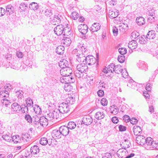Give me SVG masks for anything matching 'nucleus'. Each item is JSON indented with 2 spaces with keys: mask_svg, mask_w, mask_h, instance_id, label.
Returning a JSON list of instances; mask_svg holds the SVG:
<instances>
[{
  "mask_svg": "<svg viewBox=\"0 0 158 158\" xmlns=\"http://www.w3.org/2000/svg\"><path fill=\"white\" fill-rule=\"evenodd\" d=\"M88 67L87 65L84 63L78 64L76 69L74 71V73L76 77L79 78L82 77L84 73L86 72Z\"/></svg>",
  "mask_w": 158,
  "mask_h": 158,
  "instance_id": "nucleus-1",
  "label": "nucleus"
},
{
  "mask_svg": "<svg viewBox=\"0 0 158 158\" xmlns=\"http://www.w3.org/2000/svg\"><path fill=\"white\" fill-rule=\"evenodd\" d=\"M60 111L58 109H55L53 111L50 112L47 114L46 116L49 120L53 119H57L59 117Z\"/></svg>",
  "mask_w": 158,
  "mask_h": 158,
  "instance_id": "nucleus-2",
  "label": "nucleus"
},
{
  "mask_svg": "<svg viewBox=\"0 0 158 158\" xmlns=\"http://www.w3.org/2000/svg\"><path fill=\"white\" fill-rule=\"evenodd\" d=\"M60 81L63 83H73L75 81L74 79L73 78L72 76H63L62 77L60 78Z\"/></svg>",
  "mask_w": 158,
  "mask_h": 158,
  "instance_id": "nucleus-3",
  "label": "nucleus"
},
{
  "mask_svg": "<svg viewBox=\"0 0 158 158\" xmlns=\"http://www.w3.org/2000/svg\"><path fill=\"white\" fill-rule=\"evenodd\" d=\"M58 110L60 113L62 114L67 113L69 110L68 105L65 103H62L60 104Z\"/></svg>",
  "mask_w": 158,
  "mask_h": 158,
  "instance_id": "nucleus-4",
  "label": "nucleus"
},
{
  "mask_svg": "<svg viewBox=\"0 0 158 158\" xmlns=\"http://www.w3.org/2000/svg\"><path fill=\"white\" fill-rule=\"evenodd\" d=\"M64 27L61 25H58L54 28V31L56 35H60L64 33Z\"/></svg>",
  "mask_w": 158,
  "mask_h": 158,
  "instance_id": "nucleus-5",
  "label": "nucleus"
},
{
  "mask_svg": "<svg viewBox=\"0 0 158 158\" xmlns=\"http://www.w3.org/2000/svg\"><path fill=\"white\" fill-rule=\"evenodd\" d=\"M72 72V69L69 67L61 69L60 70V73L63 76H70Z\"/></svg>",
  "mask_w": 158,
  "mask_h": 158,
  "instance_id": "nucleus-6",
  "label": "nucleus"
},
{
  "mask_svg": "<svg viewBox=\"0 0 158 158\" xmlns=\"http://www.w3.org/2000/svg\"><path fill=\"white\" fill-rule=\"evenodd\" d=\"M38 120L39 121L38 122H38V123H40L41 125L43 127H46L48 125V121L49 120L48 118H46L44 117H41L40 118H38ZM36 122V121H35Z\"/></svg>",
  "mask_w": 158,
  "mask_h": 158,
  "instance_id": "nucleus-7",
  "label": "nucleus"
},
{
  "mask_svg": "<svg viewBox=\"0 0 158 158\" xmlns=\"http://www.w3.org/2000/svg\"><path fill=\"white\" fill-rule=\"evenodd\" d=\"M146 139L143 136L138 135L136 137V143L140 145H143L145 143Z\"/></svg>",
  "mask_w": 158,
  "mask_h": 158,
  "instance_id": "nucleus-8",
  "label": "nucleus"
},
{
  "mask_svg": "<svg viewBox=\"0 0 158 158\" xmlns=\"http://www.w3.org/2000/svg\"><path fill=\"white\" fill-rule=\"evenodd\" d=\"M95 59L91 56H87L85 58V62L89 65H92L96 62Z\"/></svg>",
  "mask_w": 158,
  "mask_h": 158,
  "instance_id": "nucleus-9",
  "label": "nucleus"
},
{
  "mask_svg": "<svg viewBox=\"0 0 158 158\" xmlns=\"http://www.w3.org/2000/svg\"><path fill=\"white\" fill-rule=\"evenodd\" d=\"M87 55V54H81V53H78L76 55V58L78 62H82L84 63V60H85V58Z\"/></svg>",
  "mask_w": 158,
  "mask_h": 158,
  "instance_id": "nucleus-10",
  "label": "nucleus"
},
{
  "mask_svg": "<svg viewBox=\"0 0 158 158\" xmlns=\"http://www.w3.org/2000/svg\"><path fill=\"white\" fill-rule=\"evenodd\" d=\"M83 124L86 125H90L92 122V119L89 116H85L82 120Z\"/></svg>",
  "mask_w": 158,
  "mask_h": 158,
  "instance_id": "nucleus-11",
  "label": "nucleus"
},
{
  "mask_svg": "<svg viewBox=\"0 0 158 158\" xmlns=\"http://www.w3.org/2000/svg\"><path fill=\"white\" fill-rule=\"evenodd\" d=\"M153 141L152 139L150 137H148L146 139V142L144 146L147 149H151Z\"/></svg>",
  "mask_w": 158,
  "mask_h": 158,
  "instance_id": "nucleus-12",
  "label": "nucleus"
},
{
  "mask_svg": "<svg viewBox=\"0 0 158 158\" xmlns=\"http://www.w3.org/2000/svg\"><path fill=\"white\" fill-rule=\"evenodd\" d=\"M59 130L62 135L64 136L67 135L69 133V130L67 127L63 126L59 128Z\"/></svg>",
  "mask_w": 158,
  "mask_h": 158,
  "instance_id": "nucleus-13",
  "label": "nucleus"
},
{
  "mask_svg": "<svg viewBox=\"0 0 158 158\" xmlns=\"http://www.w3.org/2000/svg\"><path fill=\"white\" fill-rule=\"evenodd\" d=\"M101 25L98 23H94L90 27V31L92 32H97L100 28Z\"/></svg>",
  "mask_w": 158,
  "mask_h": 158,
  "instance_id": "nucleus-14",
  "label": "nucleus"
},
{
  "mask_svg": "<svg viewBox=\"0 0 158 158\" xmlns=\"http://www.w3.org/2000/svg\"><path fill=\"white\" fill-rule=\"evenodd\" d=\"M11 109L12 111L18 112L22 108L17 103H14L11 106Z\"/></svg>",
  "mask_w": 158,
  "mask_h": 158,
  "instance_id": "nucleus-15",
  "label": "nucleus"
},
{
  "mask_svg": "<svg viewBox=\"0 0 158 158\" xmlns=\"http://www.w3.org/2000/svg\"><path fill=\"white\" fill-rule=\"evenodd\" d=\"M126 152L127 151L125 149H120L117 152V156L120 158H122L127 155Z\"/></svg>",
  "mask_w": 158,
  "mask_h": 158,
  "instance_id": "nucleus-16",
  "label": "nucleus"
},
{
  "mask_svg": "<svg viewBox=\"0 0 158 158\" xmlns=\"http://www.w3.org/2000/svg\"><path fill=\"white\" fill-rule=\"evenodd\" d=\"M52 135L54 138L60 139L61 138L62 135L60 130H55L52 131Z\"/></svg>",
  "mask_w": 158,
  "mask_h": 158,
  "instance_id": "nucleus-17",
  "label": "nucleus"
},
{
  "mask_svg": "<svg viewBox=\"0 0 158 158\" xmlns=\"http://www.w3.org/2000/svg\"><path fill=\"white\" fill-rule=\"evenodd\" d=\"M119 110L118 107L112 105L110 108V112L114 115L117 114Z\"/></svg>",
  "mask_w": 158,
  "mask_h": 158,
  "instance_id": "nucleus-18",
  "label": "nucleus"
},
{
  "mask_svg": "<svg viewBox=\"0 0 158 158\" xmlns=\"http://www.w3.org/2000/svg\"><path fill=\"white\" fill-rule=\"evenodd\" d=\"M14 7L10 5L7 6L6 8V13L7 15H10L14 13Z\"/></svg>",
  "mask_w": 158,
  "mask_h": 158,
  "instance_id": "nucleus-19",
  "label": "nucleus"
},
{
  "mask_svg": "<svg viewBox=\"0 0 158 158\" xmlns=\"http://www.w3.org/2000/svg\"><path fill=\"white\" fill-rule=\"evenodd\" d=\"M137 47V43L135 40L130 42L128 44V48L131 50L135 49Z\"/></svg>",
  "mask_w": 158,
  "mask_h": 158,
  "instance_id": "nucleus-20",
  "label": "nucleus"
},
{
  "mask_svg": "<svg viewBox=\"0 0 158 158\" xmlns=\"http://www.w3.org/2000/svg\"><path fill=\"white\" fill-rule=\"evenodd\" d=\"M118 11L116 10H110L109 11L108 15L110 18L114 19L118 15Z\"/></svg>",
  "mask_w": 158,
  "mask_h": 158,
  "instance_id": "nucleus-21",
  "label": "nucleus"
},
{
  "mask_svg": "<svg viewBox=\"0 0 158 158\" xmlns=\"http://www.w3.org/2000/svg\"><path fill=\"white\" fill-rule=\"evenodd\" d=\"M30 151L32 154L35 155L39 152L40 149L38 146L34 145L31 148Z\"/></svg>",
  "mask_w": 158,
  "mask_h": 158,
  "instance_id": "nucleus-22",
  "label": "nucleus"
},
{
  "mask_svg": "<svg viewBox=\"0 0 158 158\" xmlns=\"http://www.w3.org/2000/svg\"><path fill=\"white\" fill-rule=\"evenodd\" d=\"M156 36V34L154 31L151 30L149 31L147 34L146 38L149 40L154 39Z\"/></svg>",
  "mask_w": 158,
  "mask_h": 158,
  "instance_id": "nucleus-23",
  "label": "nucleus"
},
{
  "mask_svg": "<svg viewBox=\"0 0 158 158\" xmlns=\"http://www.w3.org/2000/svg\"><path fill=\"white\" fill-rule=\"evenodd\" d=\"M59 65L61 69L68 67V61L66 60H61L59 63Z\"/></svg>",
  "mask_w": 158,
  "mask_h": 158,
  "instance_id": "nucleus-24",
  "label": "nucleus"
},
{
  "mask_svg": "<svg viewBox=\"0 0 158 158\" xmlns=\"http://www.w3.org/2000/svg\"><path fill=\"white\" fill-rule=\"evenodd\" d=\"M134 133L136 135H139V134L141 132L142 130L140 127L137 126H135L133 129Z\"/></svg>",
  "mask_w": 158,
  "mask_h": 158,
  "instance_id": "nucleus-25",
  "label": "nucleus"
},
{
  "mask_svg": "<svg viewBox=\"0 0 158 158\" xmlns=\"http://www.w3.org/2000/svg\"><path fill=\"white\" fill-rule=\"evenodd\" d=\"M62 42L65 45L69 46L71 43V40L69 37H64V39L62 40Z\"/></svg>",
  "mask_w": 158,
  "mask_h": 158,
  "instance_id": "nucleus-26",
  "label": "nucleus"
},
{
  "mask_svg": "<svg viewBox=\"0 0 158 158\" xmlns=\"http://www.w3.org/2000/svg\"><path fill=\"white\" fill-rule=\"evenodd\" d=\"M21 138L24 142H28L29 141L31 137L29 134L25 133L22 134Z\"/></svg>",
  "mask_w": 158,
  "mask_h": 158,
  "instance_id": "nucleus-27",
  "label": "nucleus"
},
{
  "mask_svg": "<svg viewBox=\"0 0 158 158\" xmlns=\"http://www.w3.org/2000/svg\"><path fill=\"white\" fill-rule=\"evenodd\" d=\"M136 22L139 25H142L145 23V19L142 17H137L136 19Z\"/></svg>",
  "mask_w": 158,
  "mask_h": 158,
  "instance_id": "nucleus-28",
  "label": "nucleus"
},
{
  "mask_svg": "<svg viewBox=\"0 0 158 158\" xmlns=\"http://www.w3.org/2000/svg\"><path fill=\"white\" fill-rule=\"evenodd\" d=\"M0 135L2 137V138H3L4 140L7 142H10L12 139L11 135L10 134H6L3 135H1L0 134Z\"/></svg>",
  "mask_w": 158,
  "mask_h": 158,
  "instance_id": "nucleus-29",
  "label": "nucleus"
},
{
  "mask_svg": "<svg viewBox=\"0 0 158 158\" xmlns=\"http://www.w3.org/2000/svg\"><path fill=\"white\" fill-rule=\"evenodd\" d=\"M40 143L43 145H46L47 143H48L49 145H50L52 141L50 142V139H47V138H42L40 140Z\"/></svg>",
  "mask_w": 158,
  "mask_h": 158,
  "instance_id": "nucleus-30",
  "label": "nucleus"
},
{
  "mask_svg": "<svg viewBox=\"0 0 158 158\" xmlns=\"http://www.w3.org/2000/svg\"><path fill=\"white\" fill-rule=\"evenodd\" d=\"M64 46H59L56 48V52L59 54H62L64 53Z\"/></svg>",
  "mask_w": 158,
  "mask_h": 158,
  "instance_id": "nucleus-31",
  "label": "nucleus"
},
{
  "mask_svg": "<svg viewBox=\"0 0 158 158\" xmlns=\"http://www.w3.org/2000/svg\"><path fill=\"white\" fill-rule=\"evenodd\" d=\"M104 117V113L102 112H98L95 115V117L98 119H101L103 118Z\"/></svg>",
  "mask_w": 158,
  "mask_h": 158,
  "instance_id": "nucleus-32",
  "label": "nucleus"
},
{
  "mask_svg": "<svg viewBox=\"0 0 158 158\" xmlns=\"http://www.w3.org/2000/svg\"><path fill=\"white\" fill-rule=\"evenodd\" d=\"M12 141L15 143H20L21 141L20 137L19 135H14L12 137Z\"/></svg>",
  "mask_w": 158,
  "mask_h": 158,
  "instance_id": "nucleus-33",
  "label": "nucleus"
},
{
  "mask_svg": "<svg viewBox=\"0 0 158 158\" xmlns=\"http://www.w3.org/2000/svg\"><path fill=\"white\" fill-rule=\"evenodd\" d=\"M29 7L30 9L35 10L38 8L39 6L37 3L33 2L30 4Z\"/></svg>",
  "mask_w": 158,
  "mask_h": 158,
  "instance_id": "nucleus-34",
  "label": "nucleus"
},
{
  "mask_svg": "<svg viewBox=\"0 0 158 158\" xmlns=\"http://www.w3.org/2000/svg\"><path fill=\"white\" fill-rule=\"evenodd\" d=\"M64 89L65 91L69 92L73 89V87L71 85L70 83H67L65 84L64 86Z\"/></svg>",
  "mask_w": 158,
  "mask_h": 158,
  "instance_id": "nucleus-35",
  "label": "nucleus"
},
{
  "mask_svg": "<svg viewBox=\"0 0 158 158\" xmlns=\"http://www.w3.org/2000/svg\"><path fill=\"white\" fill-rule=\"evenodd\" d=\"M9 94L8 92L6 90H3L0 92V97L1 98H8Z\"/></svg>",
  "mask_w": 158,
  "mask_h": 158,
  "instance_id": "nucleus-36",
  "label": "nucleus"
},
{
  "mask_svg": "<svg viewBox=\"0 0 158 158\" xmlns=\"http://www.w3.org/2000/svg\"><path fill=\"white\" fill-rule=\"evenodd\" d=\"M64 33L63 34V35H64V36L70 37V36L71 34V31L70 29L69 28H64Z\"/></svg>",
  "mask_w": 158,
  "mask_h": 158,
  "instance_id": "nucleus-37",
  "label": "nucleus"
},
{
  "mask_svg": "<svg viewBox=\"0 0 158 158\" xmlns=\"http://www.w3.org/2000/svg\"><path fill=\"white\" fill-rule=\"evenodd\" d=\"M52 24L54 25L58 24L60 23V19L58 16H55L53 20Z\"/></svg>",
  "mask_w": 158,
  "mask_h": 158,
  "instance_id": "nucleus-38",
  "label": "nucleus"
},
{
  "mask_svg": "<svg viewBox=\"0 0 158 158\" xmlns=\"http://www.w3.org/2000/svg\"><path fill=\"white\" fill-rule=\"evenodd\" d=\"M79 51L80 53L81 54L85 53L87 54V49L85 48V47L82 45L78 47Z\"/></svg>",
  "mask_w": 158,
  "mask_h": 158,
  "instance_id": "nucleus-39",
  "label": "nucleus"
},
{
  "mask_svg": "<svg viewBox=\"0 0 158 158\" xmlns=\"http://www.w3.org/2000/svg\"><path fill=\"white\" fill-rule=\"evenodd\" d=\"M71 18L74 20H76L79 17V14L76 11H73L71 14Z\"/></svg>",
  "mask_w": 158,
  "mask_h": 158,
  "instance_id": "nucleus-40",
  "label": "nucleus"
},
{
  "mask_svg": "<svg viewBox=\"0 0 158 158\" xmlns=\"http://www.w3.org/2000/svg\"><path fill=\"white\" fill-rule=\"evenodd\" d=\"M76 127V124L73 122H70L68 124V127H67L68 129H74Z\"/></svg>",
  "mask_w": 158,
  "mask_h": 158,
  "instance_id": "nucleus-41",
  "label": "nucleus"
},
{
  "mask_svg": "<svg viewBox=\"0 0 158 158\" xmlns=\"http://www.w3.org/2000/svg\"><path fill=\"white\" fill-rule=\"evenodd\" d=\"M28 107H32L33 105V101L30 98L27 99L25 101Z\"/></svg>",
  "mask_w": 158,
  "mask_h": 158,
  "instance_id": "nucleus-42",
  "label": "nucleus"
},
{
  "mask_svg": "<svg viewBox=\"0 0 158 158\" xmlns=\"http://www.w3.org/2000/svg\"><path fill=\"white\" fill-rule=\"evenodd\" d=\"M21 66V64L20 63H13V64L11 65V68L12 69L18 70Z\"/></svg>",
  "mask_w": 158,
  "mask_h": 158,
  "instance_id": "nucleus-43",
  "label": "nucleus"
},
{
  "mask_svg": "<svg viewBox=\"0 0 158 158\" xmlns=\"http://www.w3.org/2000/svg\"><path fill=\"white\" fill-rule=\"evenodd\" d=\"M114 70V72L116 73L119 74L120 73H121L122 70H123V69H122L121 66L117 65V66L115 67Z\"/></svg>",
  "mask_w": 158,
  "mask_h": 158,
  "instance_id": "nucleus-44",
  "label": "nucleus"
},
{
  "mask_svg": "<svg viewBox=\"0 0 158 158\" xmlns=\"http://www.w3.org/2000/svg\"><path fill=\"white\" fill-rule=\"evenodd\" d=\"M109 69V72L113 73L114 71V69L115 68V66L114 64H111L110 65L108 66Z\"/></svg>",
  "mask_w": 158,
  "mask_h": 158,
  "instance_id": "nucleus-45",
  "label": "nucleus"
},
{
  "mask_svg": "<svg viewBox=\"0 0 158 158\" xmlns=\"http://www.w3.org/2000/svg\"><path fill=\"white\" fill-rule=\"evenodd\" d=\"M16 95L17 97L19 99H22L23 97V91L19 90L16 92Z\"/></svg>",
  "mask_w": 158,
  "mask_h": 158,
  "instance_id": "nucleus-46",
  "label": "nucleus"
},
{
  "mask_svg": "<svg viewBox=\"0 0 158 158\" xmlns=\"http://www.w3.org/2000/svg\"><path fill=\"white\" fill-rule=\"evenodd\" d=\"M25 118L28 123H31L32 122V118L30 115L26 114L25 116Z\"/></svg>",
  "mask_w": 158,
  "mask_h": 158,
  "instance_id": "nucleus-47",
  "label": "nucleus"
},
{
  "mask_svg": "<svg viewBox=\"0 0 158 158\" xmlns=\"http://www.w3.org/2000/svg\"><path fill=\"white\" fill-rule=\"evenodd\" d=\"M27 7V5L24 3H22L20 4L19 8L23 11L25 10Z\"/></svg>",
  "mask_w": 158,
  "mask_h": 158,
  "instance_id": "nucleus-48",
  "label": "nucleus"
},
{
  "mask_svg": "<svg viewBox=\"0 0 158 158\" xmlns=\"http://www.w3.org/2000/svg\"><path fill=\"white\" fill-rule=\"evenodd\" d=\"M118 52L122 55H124L127 52V49L125 48H120L118 49Z\"/></svg>",
  "mask_w": 158,
  "mask_h": 158,
  "instance_id": "nucleus-49",
  "label": "nucleus"
},
{
  "mask_svg": "<svg viewBox=\"0 0 158 158\" xmlns=\"http://www.w3.org/2000/svg\"><path fill=\"white\" fill-rule=\"evenodd\" d=\"M121 73L122 76L124 78H127L128 75V73L125 69H124L122 70Z\"/></svg>",
  "mask_w": 158,
  "mask_h": 158,
  "instance_id": "nucleus-50",
  "label": "nucleus"
},
{
  "mask_svg": "<svg viewBox=\"0 0 158 158\" xmlns=\"http://www.w3.org/2000/svg\"><path fill=\"white\" fill-rule=\"evenodd\" d=\"M118 59L119 62L123 63L124 61L125 58L124 55H122L118 56Z\"/></svg>",
  "mask_w": 158,
  "mask_h": 158,
  "instance_id": "nucleus-51",
  "label": "nucleus"
},
{
  "mask_svg": "<svg viewBox=\"0 0 158 158\" xmlns=\"http://www.w3.org/2000/svg\"><path fill=\"white\" fill-rule=\"evenodd\" d=\"M101 103L102 106H105L107 105L108 101L106 98H103L101 101Z\"/></svg>",
  "mask_w": 158,
  "mask_h": 158,
  "instance_id": "nucleus-52",
  "label": "nucleus"
},
{
  "mask_svg": "<svg viewBox=\"0 0 158 158\" xmlns=\"http://www.w3.org/2000/svg\"><path fill=\"white\" fill-rule=\"evenodd\" d=\"M2 102L3 105L6 106L10 103L9 101L7 98H3L2 100Z\"/></svg>",
  "mask_w": 158,
  "mask_h": 158,
  "instance_id": "nucleus-53",
  "label": "nucleus"
},
{
  "mask_svg": "<svg viewBox=\"0 0 158 158\" xmlns=\"http://www.w3.org/2000/svg\"><path fill=\"white\" fill-rule=\"evenodd\" d=\"M158 148V143H156L155 141H153L152 145L150 150H152L153 148Z\"/></svg>",
  "mask_w": 158,
  "mask_h": 158,
  "instance_id": "nucleus-54",
  "label": "nucleus"
},
{
  "mask_svg": "<svg viewBox=\"0 0 158 158\" xmlns=\"http://www.w3.org/2000/svg\"><path fill=\"white\" fill-rule=\"evenodd\" d=\"M139 36V33L137 32H133L131 33V36L133 39H136Z\"/></svg>",
  "mask_w": 158,
  "mask_h": 158,
  "instance_id": "nucleus-55",
  "label": "nucleus"
},
{
  "mask_svg": "<svg viewBox=\"0 0 158 158\" xmlns=\"http://www.w3.org/2000/svg\"><path fill=\"white\" fill-rule=\"evenodd\" d=\"M148 21L150 23H152V22H154L155 20V19L154 16H149L148 18Z\"/></svg>",
  "mask_w": 158,
  "mask_h": 158,
  "instance_id": "nucleus-56",
  "label": "nucleus"
},
{
  "mask_svg": "<svg viewBox=\"0 0 158 158\" xmlns=\"http://www.w3.org/2000/svg\"><path fill=\"white\" fill-rule=\"evenodd\" d=\"M131 123L132 124H136L138 123V120L137 119L135 118H132L131 119H130Z\"/></svg>",
  "mask_w": 158,
  "mask_h": 158,
  "instance_id": "nucleus-57",
  "label": "nucleus"
},
{
  "mask_svg": "<svg viewBox=\"0 0 158 158\" xmlns=\"http://www.w3.org/2000/svg\"><path fill=\"white\" fill-rule=\"evenodd\" d=\"M113 32L114 36H117L118 34V29L115 27L113 28Z\"/></svg>",
  "mask_w": 158,
  "mask_h": 158,
  "instance_id": "nucleus-58",
  "label": "nucleus"
},
{
  "mask_svg": "<svg viewBox=\"0 0 158 158\" xmlns=\"http://www.w3.org/2000/svg\"><path fill=\"white\" fill-rule=\"evenodd\" d=\"M123 120L126 122H127L130 121V118L129 116L127 115H124L123 117Z\"/></svg>",
  "mask_w": 158,
  "mask_h": 158,
  "instance_id": "nucleus-59",
  "label": "nucleus"
},
{
  "mask_svg": "<svg viewBox=\"0 0 158 158\" xmlns=\"http://www.w3.org/2000/svg\"><path fill=\"white\" fill-rule=\"evenodd\" d=\"M83 27L84 28H85V29H82V28H81L82 29L81 30V31H81V33L82 34H84V33H85L87 32V27L86 25H85L84 24L83 25Z\"/></svg>",
  "mask_w": 158,
  "mask_h": 158,
  "instance_id": "nucleus-60",
  "label": "nucleus"
},
{
  "mask_svg": "<svg viewBox=\"0 0 158 158\" xmlns=\"http://www.w3.org/2000/svg\"><path fill=\"white\" fill-rule=\"evenodd\" d=\"M145 89L148 91H151V85L150 83L147 84Z\"/></svg>",
  "mask_w": 158,
  "mask_h": 158,
  "instance_id": "nucleus-61",
  "label": "nucleus"
},
{
  "mask_svg": "<svg viewBox=\"0 0 158 158\" xmlns=\"http://www.w3.org/2000/svg\"><path fill=\"white\" fill-rule=\"evenodd\" d=\"M5 14V10L4 9L0 8V16H3Z\"/></svg>",
  "mask_w": 158,
  "mask_h": 158,
  "instance_id": "nucleus-62",
  "label": "nucleus"
},
{
  "mask_svg": "<svg viewBox=\"0 0 158 158\" xmlns=\"http://www.w3.org/2000/svg\"><path fill=\"white\" fill-rule=\"evenodd\" d=\"M102 158H111V155L109 153H106L103 156Z\"/></svg>",
  "mask_w": 158,
  "mask_h": 158,
  "instance_id": "nucleus-63",
  "label": "nucleus"
},
{
  "mask_svg": "<svg viewBox=\"0 0 158 158\" xmlns=\"http://www.w3.org/2000/svg\"><path fill=\"white\" fill-rule=\"evenodd\" d=\"M97 93L98 96L100 97H102L104 95V92L102 90H99L97 92Z\"/></svg>",
  "mask_w": 158,
  "mask_h": 158,
  "instance_id": "nucleus-64",
  "label": "nucleus"
}]
</instances>
